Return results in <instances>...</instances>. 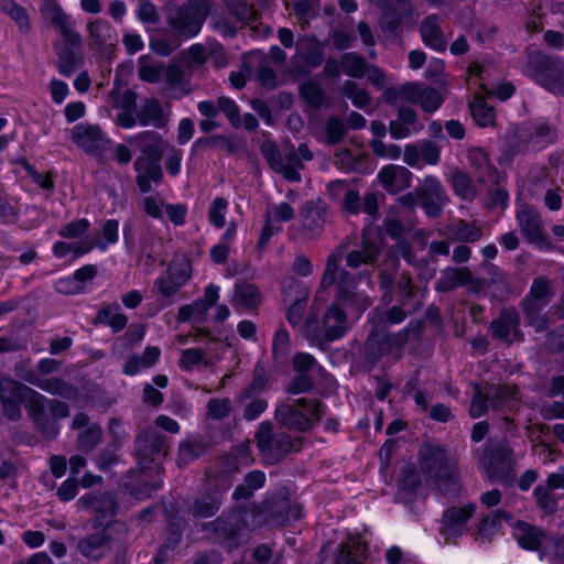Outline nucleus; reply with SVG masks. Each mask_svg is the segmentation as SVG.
Segmentation results:
<instances>
[{"instance_id": "obj_47", "label": "nucleus", "mask_w": 564, "mask_h": 564, "mask_svg": "<svg viewBox=\"0 0 564 564\" xmlns=\"http://www.w3.org/2000/svg\"><path fill=\"white\" fill-rule=\"evenodd\" d=\"M281 167H276L274 172L281 173L285 180L290 182H300V170L303 169L302 160L293 151L282 155L280 161Z\"/></svg>"}, {"instance_id": "obj_11", "label": "nucleus", "mask_w": 564, "mask_h": 564, "mask_svg": "<svg viewBox=\"0 0 564 564\" xmlns=\"http://www.w3.org/2000/svg\"><path fill=\"white\" fill-rule=\"evenodd\" d=\"M512 448L508 443L502 442L495 446L486 447L478 460L489 478L508 480L512 476Z\"/></svg>"}, {"instance_id": "obj_31", "label": "nucleus", "mask_w": 564, "mask_h": 564, "mask_svg": "<svg viewBox=\"0 0 564 564\" xmlns=\"http://www.w3.org/2000/svg\"><path fill=\"white\" fill-rule=\"evenodd\" d=\"M140 126H152L161 129L167 124L169 117L164 113L161 102L155 98H147L137 111Z\"/></svg>"}, {"instance_id": "obj_17", "label": "nucleus", "mask_w": 564, "mask_h": 564, "mask_svg": "<svg viewBox=\"0 0 564 564\" xmlns=\"http://www.w3.org/2000/svg\"><path fill=\"white\" fill-rule=\"evenodd\" d=\"M476 506L452 507L442 517L441 534L446 540L458 539L467 532V523L475 513Z\"/></svg>"}, {"instance_id": "obj_32", "label": "nucleus", "mask_w": 564, "mask_h": 564, "mask_svg": "<svg viewBox=\"0 0 564 564\" xmlns=\"http://www.w3.org/2000/svg\"><path fill=\"white\" fill-rule=\"evenodd\" d=\"M296 52L300 58L311 68L322 65L324 59V46L314 36H303L297 41Z\"/></svg>"}, {"instance_id": "obj_62", "label": "nucleus", "mask_w": 564, "mask_h": 564, "mask_svg": "<svg viewBox=\"0 0 564 564\" xmlns=\"http://www.w3.org/2000/svg\"><path fill=\"white\" fill-rule=\"evenodd\" d=\"M217 106L218 112H224L234 128L241 126L240 110L235 100L223 96L217 99Z\"/></svg>"}, {"instance_id": "obj_38", "label": "nucleus", "mask_w": 564, "mask_h": 564, "mask_svg": "<svg viewBox=\"0 0 564 564\" xmlns=\"http://www.w3.org/2000/svg\"><path fill=\"white\" fill-rule=\"evenodd\" d=\"M96 321L109 326L113 333H118L127 326L128 316L121 312V307L118 303H111L98 311Z\"/></svg>"}, {"instance_id": "obj_55", "label": "nucleus", "mask_w": 564, "mask_h": 564, "mask_svg": "<svg viewBox=\"0 0 564 564\" xmlns=\"http://www.w3.org/2000/svg\"><path fill=\"white\" fill-rule=\"evenodd\" d=\"M236 401L242 406V417L247 421L257 420L268 409V401L261 397L254 395L245 401H240L238 394Z\"/></svg>"}, {"instance_id": "obj_52", "label": "nucleus", "mask_w": 564, "mask_h": 564, "mask_svg": "<svg viewBox=\"0 0 564 564\" xmlns=\"http://www.w3.org/2000/svg\"><path fill=\"white\" fill-rule=\"evenodd\" d=\"M90 43L96 48H101L110 40V25L107 21L95 20L87 25Z\"/></svg>"}, {"instance_id": "obj_20", "label": "nucleus", "mask_w": 564, "mask_h": 564, "mask_svg": "<svg viewBox=\"0 0 564 564\" xmlns=\"http://www.w3.org/2000/svg\"><path fill=\"white\" fill-rule=\"evenodd\" d=\"M380 250L381 248L371 231L364 229L359 245L347 252L346 264L351 269L373 264L380 254Z\"/></svg>"}, {"instance_id": "obj_8", "label": "nucleus", "mask_w": 564, "mask_h": 564, "mask_svg": "<svg viewBox=\"0 0 564 564\" xmlns=\"http://www.w3.org/2000/svg\"><path fill=\"white\" fill-rule=\"evenodd\" d=\"M552 297L551 281L544 276H539L533 280L529 293L521 301L525 319L535 327L536 332L546 329V321L540 313Z\"/></svg>"}, {"instance_id": "obj_26", "label": "nucleus", "mask_w": 564, "mask_h": 564, "mask_svg": "<svg viewBox=\"0 0 564 564\" xmlns=\"http://www.w3.org/2000/svg\"><path fill=\"white\" fill-rule=\"evenodd\" d=\"M165 451V437L154 429L144 430L137 437V453L140 460L153 462L154 456Z\"/></svg>"}, {"instance_id": "obj_36", "label": "nucleus", "mask_w": 564, "mask_h": 564, "mask_svg": "<svg viewBox=\"0 0 564 564\" xmlns=\"http://www.w3.org/2000/svg\"><path fill=\"white\" fill-rule=\"evenodd\" d=\"M24 379L29 383L51 394L70 398L75 393L74 387L59 378L41 379L34 373H30L24 377Z\"/></svg>"}, {"instance_id": "obj_33", "label": "nucleus", "mask_w": 564, "mask_h": 564, "mask_svg": "<svg viewBox=\"0 0 564 564\" xmlns=\"http://www.w3.org/2000/svg\"><path fill=\"white\" fill-rule=\"evenodd\" d=\"M485 389L489 404L495 410L506 411L517 403V389L513 387L489 384Z\"/></svg>"}, {"instance_id": "obj_37", "label": "nucleus", "mask_w": 564, "mask_h": 564, "mask_svg": "<svg viewBox=\"0 0 564 564\" xmlns=\"http://www.w3.org/2000/svg\"><path fill=\"white\" fill-rule=\"evenodd\" d=\"M26 395L24 398V405L26 411L36 426H43L45 419V410L48 408V399L39 393L37 391L31 389L30 387L26 390Z\"/></svg>"}, {"instance_id": "obj_57", "label": "nucleus", "mask_w": 564, "mask_h": 564, "mask_svg": "<svg viewBox=\"0 0 564 564\" xmlns=\"http://www.w3.org/2000/svg\"><path fill=\"white\" fill-rule=\"evenodd\" d=\"M300 93L302 98L314 108H321L326 102L324 89L317 83H304L300 88Z\"/></svg>"}, {"instance_id": "obj_24", "label": "nucleus", "mask_w": 564, "mask_h": 564, "mask_svg": "<svg viewBox=\"0 0 564 564\" xmlns=\"http://www.w3.org/2000/svg\"><path fill=\"white\" fill-rule=\"evenodd\" d=\"M128 142L140 148L142 152L141 156L155 159L156 161L161 160L169 145L161 134L152 130L142 131L135 135L129 137Z\"/></svg>"}, {"instance_id": "obj_21", "label": "nucleus", "mask_w": 564, "mask_h": 564, "mask_svg": "<svg viewBox=\"0 0 564 564\" xmlns=\"http://www.w3.org/2000/svg\"><path fill=\"white\" fill-rule=\"evenodd\" d=\"M135 175V182L139 191L142 194H147L152 191V184L160 185L163 180V172L160 161L155 159L138 156L133 164Z\"/></svg>"}, {"instance_id": "obj_60", "label": "nucleus", "mask_w": 564, "mask_h": 564, "mask_svg": "<svg viewBox=\"0 0 564 564\" xmlns=\"http://www.w3.org/2000/svg\"><path fill=\"white\" fill-rule=\"evenodd\" d=\"M228 210V202L224 197H216L208 208L209 223L220 229L226 224V214Z\"/></svg>"}, {"instance_id": "obj_30", "label": "nucleus", "mask_w": 564, "mask_h": 564, "mask_svg": "<svg viewBox=\"0 0 564 564\" xmlns=\"http://www.w3.org/2000/svg\"><path fill=\"white\" fill-rule=\"evenodd\" d=\"M82 46V36L79 35L78 44H69L64 42V46L58 44L54 45L55 53L57 55L56 67L58 73L64 77H69L79 66L82 59L80 56L77 55V51H79Z\"/></svg>"}, {"instance_id": "obj_40", "label": "nucleus", "mask_w": 564, "mask_h": 564, "mask_svg": "<svg viewBox=\"0 0 564 564\" xmlns=\"http://www.w3.org/2000/svg\"><path fill=\"white\" fill-rule=\"evenodd\" d=\"M449 237L456 241L460 242H476L479 241L482 236L481 227L477 226L475 223H467L463 219L456 220L448 228Z\"/></svg>"}, {"instance_id": "obj_4", "label": "nucleus", "mask_w": 564, "mask_h": 564, "mask_svg": "<svg viewBox=\"0 0 564 564\" xmlns=\"http://www.w3.org/2000/svg\"><path fill=\"white\" fill-rule=\"evenodd\" d=\"M325 406L318 399L300 398L294 404L281 403L275 409V420L289 429L305 432L321 421Z\"/></svg>"}, {"instance_id": "obj_1", "label": "nucleus", "mask_w": 564, "mask_h": 564, "mask_svg": "<svg viewBox=\"0 0 564 564\" xmlns=\"http://www.w3.org/2000/svg\"><path fill=\"white\" fill-rule=\"evenodd\" d=\"M348 246L349 239L347 238L328 256L319 288L328 289L335 284L336 302L356 306L358 311L362 312L370 305L369 299L356 292L357 278L339 268Z\"/></svg>"}, {"instance_id": "obj_19", "label": "nucleus", "mask_w": 564, "mask_h": 564, "mask_svg": "<svg viewBox=\"0 0 564 564\" xmlns=\"http://www.w3.org/2000/svg\"><path fill=\"white\" fill-rule=\"evenodd\" d=\"M111 547L112 539L109 527L83 536L77 543L78 552L90 561L101 560L111 551Z\"/></svg>"}, {"instance_id": "obj_3", "label": "nucleus", "mask_w": 564, "mask_h": 564, "mask_svg": "<svg viewBox=\"0 0 564 564\" xmlns=\"http://www.w3.org/2000/svg\"><path fill=\"white\" fill-rule=\"evenodd\" d=\"M313 310L314 306L311 307V312L304 321V333L313 344L323 348L326 344L338 340L347 334L348 316L340 307L339 302L327 307L321 323Z\"/></svg>"}, {"instance_id": "obj_48", "label": "nucleus", "mask_w": 564, "mask_h": 564, "mask_svg": "<svg viewBox=\"0 0 564 564\" xmlns=\"http://www.w3.org/2000/svg\"><path fill=\"white\" fill-rule=\"evenodd\" d=\"M340 93L350 99L357 108L366 109L371 104L369 93L366 89L359 88L358 84L354 80H346L340 88Z\"/></svg>"}, {"instance_id": "obj_34", "label": "nucleus", "mask_w": 564, "mask_h": 564, "mask_svg": "<svg viewBox=\"0 0 564 564\" xmlns=\"http://www.w3.org/2000/svg\"><path fill=\"white\" fill-rule=\"evenodd\" d=\"M513 535L520 546L529 551L539 550L545 538L541 529L527 522H518Z\"/></svg>"}, {"instance_id": "obj_49", "label": "nucleus", "mask_w": 564, "mask_h": 564, "mask_svg": "<svg viewBox=\"0 0 564 564\" xmlns=\"http://www.w3.org/2000/svg\"><path fill=\"white\" fill-rule=\"evenodd\" d=\"M0 8L6 12L18 25L20 31L28 33L31 29L29 15L23 7L14 0H0Z\"/></svg>"}, {"instance_id": "obj_46", "label": "nucleus", "mask_w": 564, "mask_h": 564, "mask_svg": "<svg viewBox=\"0 0 564 564\" xmlns=\"http://www.w3.org/2000/svg\"><path fill=\"white\" fill-rule=\"evenodd\" d=\"M260 303V293L258 289L248 283L237 284L235 286L232 304L246 308H253Z\"/></svg>"}, {"instance_id": "obj_63", "label": "nucleus", "mask_w": 564, "mask_h": 564, "mask_svg": "<svg viewBox=\"0 0 564 564\" xmlns=\"http://www.w3.org/2000/svg\"><path fill=\"white\" fill-rule=\"evenodd\" d=\"M90 228V223L86 218L73 220L62 226L58 235L65 239H76L84 236Z\"/></svg>"}, {"instance_id": "obj_27", "label": "nucleus", "mask_w": 564, "mask_h": 564, "mask_svg": "<svg viewBox=\"0 0 564 564\" xmlns=\"http://www.w3.org/2000/svg\"><path fill=\"white\" fill-rule=\"evenodd\" d=\"M325 215L326 206L322 200L306 202L300 214L303 228L312 237L319 236L324 228Z\"/></svg>"}, {"instance_id": "obj_54", "label": "nucleus", "mask_w": 564, "mask_h": 564, "mask_svg": "<svg viewBox=\"0 0 564 564\" xmlns=\"http://www.w3.org/2000/svg\"><path fill=\"white\" fill-rule=\"evenodd\" d=\"M552 491L547 484L539 485L533 490L536 505L545 514L554 513L557 509V500Z\"/></svg>"}, {"instance_id": "obj_12", "label": "nucleus", "mask_w": 564, "mask_h": 564, "mask_svg": "<svg viewBox=\"0 0 564 564\" xmlns=\"http://www.w3.org/2000/svg\"><path fill=\"white\" fill-rule=\"evenodd\" d=\"M516 219L517 225L527 242L534 245L540 249H553V245L547 239L544 231L541 215L534 208L530 206H522L517 212Z\"/></svg>"}, {"instance_id": "obj_10", "label": "nucleus", "mask_w": 564, "mask_h": 564, "mask_svg": "<svg viewBox=\"0 0 564 564\" xmlns=\"http://www.w3.org/2000/svg\"><path fill=\"white\" fill-rule=\"evenodd\" d=\"M257 446L268 464H275L288 455L293 443L284 432L272 433V424L262 422L256 433Z\"/></svg>"}, {"instance_id": "obj_29", "label": "nucleus", "mask_w": 564, "mask_h": 564, "mask_svg": "<svg viewBox=\"0 0 564 564\" xmlns=\"http://www.w3.org/2000/svg\"><path fill=\"white\" fill-rule=\"evenodd\" d=\"M420 34L426 46L437 52H444L446 50L447 42L440 26V18L437 14H430L423 19L420 24Z\"/></svg>"}, {"instance_id": "obj_53", "label": "nucleus", "mask_w": 564, "mask_h": 564, "mask_svg": "<svg viewBox=\"0 0 564 564\" xmlns=\"http://www.w3.org/2000/svg\"><path fill=\"white\" fill-rule=\"evenodd\" d=\"M343 72L355 78H361L366 74V61L357 53H346L340 58Z\"/></svg>"}, {"instance_id": "obj_2", "label": "nucleus", "mask_w": 564, "mask_h": 564, "mask_svg": "<svg viewBox=\"0 0 564 564\" xmlns=\"http://www.w3.org/2000/svg\"><path fill=\"white\" fill-rule=\"evenodd\" d=\"M251 517V512L247 509H234L221 513L213 521L203 523L200 531L209 541L231 551L248 541Z\"/></svg>"}, {"instance_id": "obj_6", "label": "nucleus", "mask_w": 564, "mask_h": 564, "mask_svg": "<svg viewBox=\"0 0 564 564\" xmlns=\"http://www.w3.org/2000/svg\"><path fill=\"white\" fill-rule=\"evenodd\" d=\"M525 75L555 94L564 89V64L541 53H531L524 69Z\"/></svg>"}, {"instance_id": "obj_35", "label": "nucleus", "mask_w": 564, "mask_h": 564, "mask_svg": "<svg viewBox=\"0 0 564 564\" xmlns=\"http://www.w3.org/2000/svg\"><path fill=\"white\" fill-rule=\"evenodd\" d=\"M208 448V443L200 436L188 437L178 445L177 464L184 466L203 456Z\"/></svg>"}, {"instance_id": "obj_13", "label": "nucleus", "mask_w": 564, "mask_h": 564, "mask_svg": "<svg viewBox=\"0 0 564 564\" xmlns=\"http://www.w3.org/2000/svg\"><path fill=\"white\" fill-rule=\"evenodd\" d=\"M308 296V289L300 281L292 279L289 284L283 288L282 301L286 306V319L293 328L301 325L304 327L303 316L307 306Z\"/></svg>"}, {"instance_id": "obj_5", "label": "nucleus", "mask_w": 564, "mask_h": 564, "mask_svg": "<svg viewBox=\"0 0 564 564\" xmlns=\"http://www.w3.org/2000/svg\"><path fill=\"white\" fill-rule=\"evenodd\" d=\"M208 13L206 0H188L169 12L167 23L176 34L189 39L199 33Z\"/></svg>"}, {"instance_id": "obj_43", "label": "nucleus", "mask_w": 564, "mask_h": 564, "mask_svg": "<svg viewBox=\"0 0 564 564\" xmlns=\"http://www.w3.org/2000/svg\"><path fill=\"white\" fill-rule=\"evenodd\" d=\"M527 141L539 147H544L556 140L557 134L554 127L547 122L538 121L533 122L528 129L525 134Z\"/></svg>"}, {"instance_id": "obj_16", "label": "nucleus", "mask_w": 564, "mask_h": 564, "mask_svg": "<svg viewBox=\"0 0 564 564\" xmlns=\"http://www.w3.org/2000/svg\"><path fill=\"white\" fill-rule=\"evenodd\" d=\"M491 336L508 345L523 338L520 329V315L514 307L503 308L489 326Z\"/></svg>"}, {"instance_id": "obj_58", "label": "nucleus", "mask_w": 564, "mask_h": 564, "mask_svg": "<svg viewBox=\"0 0 564 564\" xmlns=\"http://www.w3.org/2000/svg\"><path fill=\"white\" fill-rule=\"evenodd\" d=\"M346 132L345 121L340 117L332 116L326 120L325 134L327 144H338L345 138Z\"/></svg>"}, {"instance_id": "obj_59", "label": "nucleus", "mask_w": 564, "mask_h": 564, "mask_svg": "<svg viewBox=\"0 0 564 564\" xmlns=\"http://www.w3.org/2000/svg\"><path fill=\"white\" fill-rule=\"evenodd\" d=\"M291 350L289 332L282 326L273 335L272 354L274 359H285Z\"/></svg>"}, {"instance_id": "obj_18", "label": "nucleus", "mask_w": 564, "mask_h": 564, "mask_svg": "<svg viewBox=\"0 0 564 564\" xmlns=\"http://www.w3.org/2000/svg\"><path fill=\"white\" fill-rule=\"evenodd\" d=\"M40 12L59 31L65 43H69L72 45L79 43V33L75 31L74 22L58 3L52 0H46L41 6Z\"/></svg>"}, {"instance_id": "obj_45", "label": "nucleus", "mask_w": 564, "mask_h": 564, "mask_svg": "<svg viewBox=\"0 0 564 564\" xmlns=\"http://www.w3.org/2000/svg\"><path fill=\"white\" fill-rule=\"evenodd\" d=\"M449 183L454 193L464 200H473L476 196V188L470 176L459 170L451 174Z\"/></svg>"}, {"instance_id": "obj_15", "label": "nucleus", "mask_w": 564, "mask_h": 564, "mask_svg": "<svg viewBox=\"0 0 564 564\" xmlns=\"http://www.w3.org/2000/svg\"><path fill=\"white\" fill-rule=\"evenodd\" d=\"M381 9L379 25L383 31H398L403 20L411 19L414 14L413 0H371Z\"/></svg>"}, {"instance_id": "obj_61", "label": "nucleus", "mask_w": 564, "mask_h": 564, "mask_svg": "<svg viewBox=\"0 0 564 564\" xmlns=\"http://www.w3.org/2000/svg\"><path fill=\"white\" fill-rule=\"evenodd\" d=\"M208 417L220 421L229 416L231 400L229 398H213L206 405Z\"/></svg>"}, {"instance_id": "obj_28", "label": "nucleus", "mask_w": 564, "mask_h": 564, "mask_svg": "<svg viewBox=\"0 0 564 564\" xmlns=\"http://www.w3.org/2000/svg\"><path fill=\"white\" fill-rule=\"evenodd\" d=\"M85 509L97 514V521L101 524L105 520L111 519L117 509L113 497L109 494H88L79 499Z\"/></svg>"}, {"instance_id": "obj_25", "label": "nucleus", "mask_w": 564, "mask_h": 564, "mask_svg": "<svg viewBox=\"0 0 564 564\" xmlns=\"http://www.w3.org/2000/svg\"><path fill=\"white\" fill-rule=\"evenodd\" d=\"M223 495L218 491L197 495L187 505V513L195 519L212 518L221 508Z\"/></svg>"}, {"instance_id": "obj_9", "label": "nucleus", "mask_w": 564, "mask_h": 564, "mask_svg": "<svg viewBox=\"0 0 564 564\" xmlns=\"http://www.w3.org/2000/svg\"><path fill=\"white\" fill-rule=\"evenodd\" d=\"M408 340V328L394 334L371 333L365 344V358L371 365L377 364L383 357L400 358Z\"/></svg>"}, {"instance_id": "obj_56", "label": "nucleus", "mask_w": 564, "mask_h": 564, "mask_svg": "<svg viewBox=\"0 0 564 564\" xmlns=\"http://www.w3.org/2000/svg\"><path fill=\"white\" fill-rule=\"evenodd\" d=\"M470 165L476 169L481 176H490L495 171L488 154L481 148H470L467 153Z\"/></svg>"}, {"instance_id": "obj_39", "label": "nucleus", "mask_w": 564, "mask_h": 564, "mask_svg": "<svg viewBox=\"0 0 564 564\" xmlns=\"http://www.w3.org/2000/svg\"><path fill=\"white\" fill-rule=\"evenodd\" d=\"M268 382V370L261 362H258L253 368L252 380L243 390L240 391L239 400L245 401L254 395L260 397L267 390Z\"/></svg>"}, {"instance_id": "obj_51", "label": "nucleus", "mask_w": 564, "mask_h": 564, "mask_svg": "<svg viewBox=\"0 0 564 564\" xmlns=\"http://www.w3.org/2000/svg\"><path fill=\"white\" fill-rule=\"evenodd\" d=\"M102 440V429L99 424H90L88 427L79 432L77 436V447L82 452L89 453Z\"/></svg>"}, {"instance_id": "obj_14", "label": "nucleus", "mask_w": 564, "mask_h": 564, "mask_svg": "<svg viewBox=\"0 0 564 564\" xmlns=\"http://www.w3.org/2000/svg\"><path fill=\"white\" fill-rule=\"evenodd\" d=\"M415 192L420 205L429 217L441 215L447 197L444 186L436 176H425Z\"/></svg>"}, {"instance_id": "obj_44", "label": "nucleus", "mask_w": 564, "mask_h": 564, "mask_svg": "<svg viewBox=\"0 0 564 564\" xmlns=\"http://www.w3.org/2000/svg\"><path fill=\"white\" fill-rule=\"evenodd\" d=\"M470 113L479 127H490L495 124L496 111L484 98L477 96L469 104Z\"/></svg>"}, {"instance_id": "obj_64", "label": "nucleus", "mask_w": 564, "mask_h": 564, "mask_svg": "<svg viewBox=\"0 0 564 564\" xmlns=\"http://www.w3.org/2000/svg\"><path fill=\"white\" fill-rule=\"evenodd\" d=\"M229 11L240 21L251 22L256 19V11L246 0H226Z\"/></svg>"}, {"instance_id": "obj_50", "label": "nucleus", "mask_w": 564, "mask_h": 564, "mask_svg": "<svg viewBox=\"0 0 564 564\" xmlns=\"http://www.w3.org/2000/svg\"><path fill=\"white\" fill-rule=\"evenodd\" d=\"M28 386L11 379H0V401H24L26 395Z\"/></svg>"}, {"instance_id": "obj_7", "label": "nucleus", "mask_w": 564, "mask_h": 564, "mask_svg": "<svg viewBox=\"0 0 564 564\" xmlns=\"http://www.w3.org/2000/svg\"><path fill=\"white\" fill-rule=\"evenodd\" d=\"M419 463L421 471L436 481H451L457 473L455 462L448 458L440 444H423L419 452Z\"/></svg>"}, {"instance_id": "obj_41", "label": "nucleus", "mask_w": 564, "mask_h": 564, "mask_svg": "<svg viewBox=\"0 0 564 564\" xmlns=\"http://www.w3.org/2000/svg\"><path fill=\"white\" fill-rule=\"evenodd\" d=\"M471 279V273L467 268L446 269L436 281L435 288L440 292H448L457 285L467 284Z\"/></svg>"}, {"instance_id": "obj_22", "label": "nucleus", "mask_w": 564, "mask_h": 564, "mask_svg": "<svg viewBox=\"0 0 564 564\" xmlns=\"http://www.w3.org/2000/svg\"><path fill=\"white\" fill-rule=\"evenodd\" d=\"M73 142L87 153H98L106 147L107 140L98 126L76 124L72 130Z\"/></svg>"}, {"instance_id": "obj_23", "label": "nucleus", "mask_w": 564, "mask_h": 564, "mask_svg": "<svg viewBox=\"0 0 564 564\" xmlns=\"http://www.w3.org/2000/svg\"><path fill=\"white\" fill-rule=\"evenodd\" d=\"M412 173L404 166L389 164L378 173V180L389 193H399L411 186Z\"/></svg>"}, {"instance_id": "obj_42", "label": "nucleus", "mask_w": 564, "mask_h": 564, "mask_svg": "<svg viewBox=\"0 0 564 564\" xmlns=\"http://www.w3.org/2000/svg\"><path fill=\"white\" fill-rule=\"evenodd\" d=\"M164 64L150 55H141L138 59V76L142 82L158 84L163 77Z\"/></svg>"}]
</instances>
